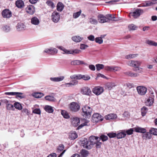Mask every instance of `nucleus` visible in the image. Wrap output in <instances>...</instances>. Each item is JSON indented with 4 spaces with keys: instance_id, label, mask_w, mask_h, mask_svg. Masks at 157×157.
Masks as SVG:
<instances>
[{
    "instance_id": "38",
    "label": "nucleus",
    "mask_w": 157,
    "mask_h": 157,
    "mask_svg": "<svg viewBox=\"0 0 157 157\" xmlns=\"http://www.w3.org/2000/svg\"><path fill=\"white\" fill-rule=\"evenodd\" d=\"M114 82H108L106 84V86L107 88L109 90H111L113 87L116 86Z\"/></svg>"
},
{
    "instance_id": "49",
    "label": "nucleus",
    "mask_w": 157,
    "mask_h": 157,
    "mask_svg": "<svg viewBox=\"0 0 157 157\" xmlns=\"http://www.w3.org/2000/svg\"><path fill=\"white\" fill-rule=\"evenodd\" d=\"M108 139V137L104 135H101L100 137H99V140H101L103 142L107 140Z\"/></svg>"
},
{
    "instance_id": "57",
    "label": "nucleus",
    "mask_w": 157,
    "mask_h": 157,
    "mask_svg": "<svg viewBox=\"0 0 157 157\" xmlns=\"http://www.w3.org/2000/svg\"><path fill=\"white\" fill-rule=\"evenodd\" d=\"M57 48L63 51L64 52L63 53L67 54L68 50L66 49L62 46H58Z\"/></svg>"
},
{
    "instance_id": "47",
    "label": "nucleus",
    "mask_w": 157,
    "mask_h": 157,
    "mask_svg": "<svg viewBox=\"0 0 157 157\" xmlns=\"http://www.w3.org/2000/svg\"><path fill=\"white\" fill-rule=\"evenodd\" d=\"M137 28L136 26L133 24L129 25L128 26V29L129 31L135 30Z\"/></svg>"
},
{
    "instance_id": "45",
    "label": "nucleus",
    "mask_w": 157,
    "mask_h": 157,
    "mask_svg": "<svg viewBox=\"0 0 157 157\" xmlns=\"http://www.w3.org/2000/svg\"><path fill=\"white\" fill-rule=\"evenodd\" d=\"M148 111V109L147 107L144 106L141 109V113L143 116H145Z\"/></svg>"
},
{
    "instance_id": "9",
    "label": "nucleus",
    "mask_w": 157,
    "mask_h": 157,
    "mask_svg": "<svg viewBox=\"0 0 157 157\" xmlns=\"http://www.w3.org/2000/svg\"><path fill=\"white\" fill-rule=\"evenodd\" d=\"M57 52V50L55 48H49L45 49L43 53H46L48 54L54 55Z\"/></svg>"
},
{
    "instance_id": "50",
    "label": "nucleus",
    "mask_w": 157,
    "mask_h": 157,
    "mask_svg": "<svg viewBox=\"0 0 157 157\" xmlns=\"http://www.w3.org/2000/svg\"><path fill=\"white\" fill-rule=\"evenodd\" d=\"M90 77L87 75H80L79 79L82 78L84 80H87L90 79Z\"/></svg>"
},
{
    "instance_id": "63",
    "label": "nucleus",
    "mask_w": 157,
    "mask_h": 157,
    "mask_svg": "<svg viewBox=\"0 0 157 157\" xmlns=\"http://www.w3.org/2000/svg\"><path fill=\"white\" fill-rule=\"evenodd\" d=\"M88 46L83 44H81L80 48L81 49H85L86 48L88 47Z\"/></svg>"
},
{
    "instance_id": "43",
    "label": "nucleus",
    "mask_w": 157,
    "mask_h": 157,
    "mask_svg": "<svg viewBox=\"0 0 157 157\" xmlns=\"http://www.w3.org/2000/svg\"><path fill=\"white\" fill-rule=\"evenodd\" d=\"M61 114L65 118L68 119L70 118V116L68 113L66 111L62 110Z\"/></svg>"
},
{
    "instance_id": "41",
    "label": "nucleus",
    "mask_w": 157,
    "mask_h": 157,
    "mask_svg": "<svg viewBox=\"0 0 157 157\" xmlns=\"http://www.w3.org/2000/svg\"><path fill=\"white\" fill-rule=\"evenodd\" d=\"M45 98L46 100L50 101H54L56 100L55 98L54 97L49 95L46 96Z\"/></svg>"
},
{
    "instance_id": "27",
    "label": "nucleus",
    "mask_w": 157,
    "mask_h": 157,
    "mask_svg": "<svg viewBox=\"0 0 157 157\" xmlns=\"http://www.w3.org/2000/svg\"><path fill=\"white\" fill-rule=\"evenodd\" d=\"M154 99L152 97H149L145 102L146 105L147 106H150L152 105L153 103Z\"/></svg>"
},
{
    "instance_id": "8",
    "label": "nucleus",
    "mask_w": 157,
    "mask_h": 157,
    "mask_svg": "<svg viewBox=\"0 0 157 157\" xmlns=\"http://www.w3.org/2000/svg\"><path fill=\"white\" fill-rule=\"evenodd\" d=\"M136 90L138 94L141 95H145L147 91L146 88L143 86H137Z\"/></svg>"
},
{
    "instance_id": "42",
    "label": "nucleus",
    "mask_w": 157,
    "mask_h": 157,
    "mask_svg": "<svg viewBox=\"0 0 157 157\" xmlns=\"http://www.w3.org/2000/svg\"><path fill=\"white\" fill-rule=\"evenodd\" d=\"M89 22L91 24L96 25L98 23V21L97 19L94 17L89 18Z\"/></svg>"
},
{
    "instance_id": "21",
    "label": "nucleus",
    "mask_w": 157,
    "mask_h": 157,
    "mask_svg": "<svg viewBox=\"0 0 157 157\" xmlns=\"http://www.w3.org/2000/svg\"><path fill=\"white\" fill-rule=\"evenodd\" d=\"M80 122L79 119L78 117H74L72 119L71 124L72 125L75 126L76 127L78 125Z\"/></svg>"
},
{
    "instance_id": "52",
    "label": "nucleus",
    "mask_w": 157,
    "mask_h": 157,
    "mask_svg": "<svg viewBox=\"0 0 157 157\" xmlns=\"http://www.w3.org/2000/svg\"><path fill=\"white\" fill-rule=\"evenodd\" d=\"M43 96L44 94L42 93H35L33 95V96L34 97L37 98H40L43 97Z\"/></svg>"
},
{
    "instance_id": "55",
    "label": "nucleus",
    "mask_w": 157,
    "mask_h": 157,
    "mask_svg": "<svg viewBox=\"0 0 157 157\" xmlns=\"http://www.w3.org/2000/svg\"><path fill=\"white\" fill-rule=\"evenodd\" d=\"M95 42L100 44H101L103 42V40L101 39V38L96 37L95 39Z\"/></svg>"
},
{
    "instance_id": "59",
    "label": "nucleus",
    "mask_w": 157,
    "mask_h": 157,
    "mask_svg": "<svg viewBox=\"0 0 157 157\" xmlns=\"http://www.w3.org/2000/svg\"><path fill=\"white\" fill-rule=\"evenodd\" d=\"M70 77L71 79H79L80 75H74L71 76Z\"/></svg>"
},
{
    "instance_id": "54",
    "label": "nucleus",
    "mask_w": 157,
    "mask_h": 157,
    "mask_svg": "<svg viewBox=\"0 0 157 157\" xmlns=\"http://www.w3.org/2000/svg\"><path fill=\"white\" fill-rule=\"evenodd\" d=\"M81 12V10H80L78 12L74 13L73 15V18H78L80 15Z\"/></svg>"
},
{
    "instance_id": "44",
    "label": "nucleus",
    "mask_w": 157,
    "mask_h": 157,
    "mask_svg": "<svg viewBox=\"0 0 157 157\" xmlns=\"http://www.w3.org/2000/svg\"><path fill=\"white\" fill-rule=\"evenodd\" d=\"M151 133L147 132L143 135V138L144 139H150L151 137Z\"/></svg>"
},
{
    "instance_id": "34",
    "label": "nucleus",
    "mask_w": 157,
    "mask_h": 157,
    "mask_svg": "<svg viewBox=\"0 0 157 157\" xmlns=\"http://www.w3.org/2000/svg\"><path fill=\"white\" fill-rule=\"evenodd\" d=\"M126 134L125 132L122 131L121 132L116 134V137L117 139H121L124 138Z\"/></svg>"
},
{
    "instance_id": "10",
    "label": "nucleus",
    "mask_w": 157,
    "mask_h": 157,
    "mask_svg": "<svg viewBox=\"0 0 157 157\" xmlns=\"http://www.w3.org/2000/svg\"><path fill=\"white\" fill-rule=\"evenodd\" d=\"M98 20L99 23H103L108 22L109 21V18H107L106 16L100 14L98 16Z\"/></svg>"
},
{
    "instance_id": "32",
    "label": "nucleus",
    "mask_w": 157,
    "mask_h": 157,
    "mask_svg": "<svg viewBox=\"0 0 157 157\" xmlns=\"http://www.w3.org/2000/svg\"><path fill=\"white\" fill-rule=\"evenodd\" d=\"M44 109L46 112L49 113H52L54 111L53 107L50 105H46L44 107Z\"/></svg>"
},
{
    "instance_id": "24",
    "label": "nucleus",
    "mask_w": 157,
    "mask_h": 157,
    "mask_svg": "<svg viewBox=\"0 0 157 157\" xmlns=\"http://www.w3.org/2000/svg\"><path fill=\"white\" fill-rule=\"evenodd\" d=\"M16 6L19 8H22L24 6V2L21 0H18L16 2Z\"/></svg>"
},
{
    "instance_id": "20",
    "label": "nucleus",
    "mask_w": 157,
    "mask_h": 157,
    "mask_svg": "<svg viewBox=\"0 0 157 157\" xmlns=\"http://www.w3.org/2000/svg\"><path fill=\"white\" fill-rule=\"evenodd\" d=\"M71 64L73 65H78L80 64L86 65V63H84L83 61L79 60H76L72 61L71 63Z\"/></svg>"
},
{
    "instance_id": "3",
    "label": "nucleus",
    "mask_w": 157,
    "mask_h": 157,
    "mask_svg": "<svg viewBox=\"0 0 157 157\" xmlns=\"http://www.w3.org/2000/svg\"><path fill=\"white\" fill-rule=\"evenodd\" d=\"M81 145L87 149H90L93 147L90 141L86 139H84L81 141Z\"/></svg>"
},
{
    "instance_id": "17",
    "label": "nucleus",
    "mask_w": 157,
    "mask_h": 157,
    "mask_svg": "<svg viewBox=\"0 0 157 157\" xmlns=\"http://www.w3.org/2000/svg\"><path fill=\"white\" fill-rule=\"evenodd\" d=\"M99 139V137L95 136H90L89 138V141H90L91 144L93 146V145L95 144Z\"/></svg>"
},
{
    "instance_id": "5",
    "label": "nucleus",
    "mask_w": 157,
    "mask_h": 157,
    "mask_svg": "<svg viewBox=\"0 0 157 157\" xmlns=\"http://www.w3.org/2000/svg\"><path fill=\"white\" fill-rule=\"evenodd\" d=\"M70 108L71 111L76 112L79 110L80 106L78 103L72 102L70 104Z\"/></svg>"
},
{
    "instance_id": "39",
    "label": "nucleus",
    "mask_w": 157,
    "mask_h": 157,
    "mask_svg": "<svg viewBox=\"0 0 157 157\" xmlns=\"http://www.w3.org/2000/svg\"><path fill=\"white\" fill-rule=\"evenodd\" d=\"M138 55L137 54L128 55L125 56V58L126 59H130L137 57Z\"/></svg>"
},
{
    "instance_id": "11",
    "label": "nucleus",
    "mask_w": 157,
    "mask_h": 157,
    "mask_svg": "<svg viewBox=\"0 0 157 157\" xmlns=\"http://www.w3.org/2000/svg\"><path fill=\"white\" fill-rule=\"evenodd\" d=\"M93 93L97 95H99L104 91L103 88L101 86H98L94 88L92 90Z\"/></svg>"
},
{
    "instance_id": "15",
    "label": "nucleus",
    "mask_w": 157,
    "mask_h": 157,
    "mask_svg": "<svg viewBox=\"0 0 157 157\" xmlns=\"http://www.w3.org/2000/svg\"><path fill=\"white\" fill-rule=\"evenodd\" d=\"M64 146L63 144H60L58 147L57 149V152L60 153L62 151H63L60 154L58 157H62L63 155L65 153L66 151V150H63L64 149Z\"/></svg>"
},
{
    "instance_id": "19",
    "label": "nucleus",
    "mask_w": 157,
    "mask_h": 157,
    "mask_svg": "<svg viewBox=\"0 0 157 157\" xmlns=\"http://www.w3.org/2000/svg\"><path fill=\"white\" fill-rule=\"evenodd\" d=\"M5 94L6 95H17V97L22 98H24L23 96L20 95H22L23 93L21 92H5Z\"/></svg>"
},
{
    "instance_id": "61",
    "label": "nucleus",
    "mask_w": 157,
    "mask_h": 157,
    "mask_svg": "<svg viewBox=\"0 0 157 157\" xmlns=\"http://www.w3.org/2000/svg\"><path fill=\"white\" fill-rule=\"evenodd\" d=\"M33 113L40 114L41 113V111L40 109H35L33 110Z\"/></svg>"
},
{
    "instance_id": "6",
    "label": "nucleus",
    "mask_w": 157,
    "mask_h": 157,
    "mask_svg": "<svg viewBox=\"0 0 157 157\" xmlns=\"http://www.w3.org/2000/svg\"><path fill=\"white\" fill-rule=\"evenodd\" d=\"M92 121L94 122H98L102 121L103 120V117L98 113L94 114L92 117Z\"/></svg>"
},
{
    "instance_id": "13",
    "label": "nucleus",
    "mask_w": 157,
    "mask_h": 157,
    "mask_svg": "<svg viewBox=\"0 0 157 157\" xmlns=\"http://www.w3.org/2000/svg\"><path fill=\"white\" fill-rule=\"evenodd\" d=\"M81 94L84 95H90L91 94V92L90 88L87 87H84L81 89Z\"/></svg>"
},
{
    "instance_id": "58",
    "label": "nucleus",
    "mask_w": 157,
    "mask_h": 157,
    "mask_svg": "<svg viewBox=\"0 0 157 157\" xmlns=\"http://www.w3.org/2000/svg\"><path fill=\"white\" fill-rule=\"evenodd\" d=\"M107 135L110 138H114L116 136V133L114 132H110L107 134Z\"/></svg>"
},
{
    "instance_id": "14",
    "label": "nucleus",
    "mask_w": 157,
    "mask_h": 157,
    "mask_svg": "<svg viewBox=\"0 0 157 157\" xmlns=\"http://www.w3.org/2000/svg\"><path fill=\"white\" fill-rule=\"evenodd\" d=\"M117 115L114 113H110L106 115L105 117V118L106 120H114L117 118Z\"/></svg>"
},
{
    "instance_id": "53",
    "label": "nucleus",
    "mask_w": 157,
    "mask_h": 157,
    "mask_svg": "<svg viewBox=\"0 0 157 157\" xmlns=\"http://www.w3.org/2000/svg\"><path fill=\"white\" fill-rule=\"evenodd\" d=\"M149 132L151 134L157 136V129L154 128H151L150 129Z\"/></svg>"
},
{
    "instance_id": "64",
    "label": "nucleus",
    "mask_w": 157,
    "mask_h": 157,
    "mask_svg": "<svg viewBox=\"0 0 157 157\" xmlns=\"http://www.w3.org/2000/svg\"><path fill=\"white\" fill-rule=\"evenodd\" d=\"M1 101L2 102H3V103H4L6 104V105L9 102H11V101L8 100H7V99H2L1 100Z\"/></svg>"
},
{
    "instance_id": "22",
    "label": "nucleus",
    "mask_w": 157,
    "mask_h": 157,
    "mask_svg": "<svg viewBox=\"0 0 157 157\" xmlns=\"http://www.w3.org/2000/svg\"><path fill=\"white\" fill-rule=\"evenodd\" d=\"M125 75H128L129 76L132 77H138L139 74L133 72L131 71H127L125 72Z\"/></svg>"
},
{
    "instance_id": "36",
    "label": "nucleus",
    "mask_w": 157,
    "mask_h": 157,
    "mask_svg": "<svg viewBox=\"0 0 157 157\" xmlns=\"http://www.w3.org/2000/svg\"><path fill=\"white\" fill-rule=\"evenodd\" d=\"M82 157H86L89 154V151L85 149H82L80 152Z\"/></svg>"
},
{
    "instance_id": "40",
    "label": "nucleus",
    "mask_w": 157,
    "mask_h": 157,
    "mask_svg": "<svg viewBox=\"0 0 157 157\" xmlns=\"http://www.w3.org/2000/svg\"><path fill=\"white\" fill-rule=\"evenodd\" d=\"M2 29L5 32H8L10 31L11 28L9 25H6L2 27Z\"/></svg>"
},
{
    "instance_id": "16",
    "label": "nucleus",
    "mask_w": 157,
    "mask_h": 157,
    "mask_svg": "<svg viewBox=\"0 0 157 157\" xmlns=\"http://www.w3.org/2000/svg\"><path fill=\"white\" fill-rule=\"evenodd\" d=\"M31 23L35 25H38L40 23V21L36 17H33L31 19Z\"/></svg>"
},
{
    "instance_id": "18",
    "label": "nucleus",
    "mask_w": 157,
    "mask_h": 157,
    "mask_svg": "<svg viewBox=\"0 0 157 157\" xmlns=\"http://www.w3.org/2000/svg\"><path fill=\"white\" fill-rule=\"evenodd\" d=\"M26 10L27 12L30 14H33L35 11L34 6L32 5L28 6Z\"/></svg>"
},
{
    "instance_id": "4",
    "label": "nucleus",
    "mask_w": 157,
    "mask_h": 157,
    "mask_svg": "<svg viewBox=\"0 0 157 157\" xmlns=\"http://www.w3.org/2000/svg\"><path fill=\"white\" fill-rule=\"evenodd\" d=\"M141 63L142 62L140 61L131 60L128 61L127 64L130 67L136 68V67H138V66H140Z\"/></svg>"
},
{
    "instance_id": "7",
    "label": "nucleus",
    "mask_w": 157,
    "mask_h": 157,
    "mask_svg": "<svg viewBox=\"0 0 157 157\" xmlns=\"http://www.w3.org/2000/svg\"><path fill=\"white\" fill-rule=\"evenodd\" d=\"M60 16L59 13L56 12H53L51 15V19L54 23H57L59 21Z\"/></svg>"
},
{
    "instance_id": "35",
    "label": "nucleus",
    "mask_w": 157,
    "mask_h": 157,
    "mask_svg": "<svg viewBox=\"0 0 157 157\" xmlns=\"http://www.w3.org/2000/svg\"><path fill=\"white\" fill-rule=\"evenodd\" d=\"M145 43L150 46H157V43L154 41L147 40L146 41Z\"/></svg>"
},
{
    "instance_id": "1",
    "label": "nucleus",
    "mask_w": 157,
    "mask_h": 157,
    "mask_svg": "<svg viewBox=\"0 0 157 157\" xmlns=\"http://www.w3.org/2000/svg\"><path fill=\"white\" fill-rule=\"evenodd\" d=\"M83 115L86 118H89L91 116L92 112V109L88 105L84 106L82 108Z\"/></svg>"
},
{
    "instance_id": "26",
    "label": "nucleus",
    "mask_w": 157,
    "mask_h": 157,
    "mask_svg": "<svg viewBox=\"0 0 157 157\" xmlns=\"http://www.w3.org/2000/svg\"><path fill=\"white\" fill-rule=\"evenodd\" d=\"M18 31H21L25 29V26L22 23H19L16 26Z\"/></svg>"
},
{
    "instance_id": "51",
    "label": "nucleus",
    "mask_w": 157,
    "mask_h": 157,
    "mask_svg": "<svg viewBox=\"0 0 157 157\" xmlns=\"http://www.w3.org/2000/svg\"><path fill=\"white\" fill-rule=\"evenodd\" d=\"M97 70L99 71L101 69L105 68V66L104 65L102 64H98L96 65Z\"/></svg>"
},
{
    "instance_id": "33",
    "label": "nucleus",
    "mask_w": 157,
    "mask_h": 157,
    "mask_svg": "<svg viewBox=\"0 0 157 157\" xmlns=\"http://www.w3.org/2000/svg\"><path fill=\"white\" fill-rule=\"evenodd\" d=\"M71 39L73 41L76 42H79L83 39L82 38L78 36H73L72 37Z\"/></svg>"
},
{
    "instance_id": "25",
    "label": "nucleus",
    "mask_w": 157,
    "mask_h": 157,
    "mask_svg": "<svg viewBox=\"0 0 157 157\" xmlns=\"http://www.w3.org/2000/svg\"><path fill=\"white\" fill-rule=\"evenodd\" d=\"M134 131L136 132L142 133H145L146 132V130L145 128L138 126L134 128Z\"/></svg>"
},
{
    "instance_id": "48",
    "label": "nucleus",
    "mask_w": 157,
    "mask_h": 157,
    "mask_svg": "<svg viewBox=\"0 0 157 157\" xmlns=\"http://www.w3.org/2000/svg\"><path fill=\"white\" fill-rule=\"evenodd\" d=\"M18 110H21L22 109V107L20 104L18 102H16L14 104V107Z\"/></svg>"
},
{
    "instance_id": "28",
    "label": "nucleus",
    "mask_w": 157,
    "mask_h": 157,
    "mask_svg": "<svg viewBox=\"0 0 157 157\" xmlns=\"http://www.w3.org/2000/svg\"><path fill=\"white\" fill-rule=\"evenodd\" d=\"M78 135L75 132H70L69 134V138L70 140H73L76 138Z\"/></svg>"
},
{
    "instance_id": "62",
    "label": "nucleus",
    "mask_w": 157,
    "mask_h": 157,
    "mask_svg": "<svg viewBox=\"0 0 157 157\" xmlns=\"http://www.w3.org/2000/svg\"><path fill=\"white\" fill-rule=\"evenodd\" d=\"M46 3L48 6H51L52 8L54 7V4L51 1H47Z\"/></svg>"
},
{
    "instance_id": "56",
    "label": "nucleus",
    "mask_w": 157,
    "mask_h": 157,
    "mask_svg": "<svg viewBox=\"0 0 157 157\" xmlns=\"http://www.w3.org/2000/svg\"><path fill=\"white\" fill-rule=\"evenodd\" d=\"M101 144L102 143L101 142H100V140L98 139V141H97V142L95 143V144H96V147L97 148H100Z\"/></svg>"
},
{
    "instance_id": "60",
    "label": "nucleus",
    "mask_w": 157,
    "mask_h": 157,
    "mask_svg": "<svg viewBox=\"0 0 157 157\" xmlns=\"http://www.w3.org/2000/svg\"><path fill=\"white\" fill-rule=\"evenodd\" d=\"M134 128H131L127 130L125 132L126 133H127V134L130 135L132 134L133 133V132L134 131Z\"/></svg>"
},
{
    "instance_id": "29",
    "label": "nucleus",
    "mask_w": 157,
    "mask_h": 157,
    "mask_svg": "<svg viewBox=\"0 0 157 157\" xmlns=\"http://www.w3.org/2000/svg\"><path fill=\"white\" fill-rule=\"evenodd\" d=\"M155 1L153 0L150 1H147L145 4H144L141 6L142 7H147L152 6L153 5L156 3Z\"/></svg>"
},
{
    "instance_id": "12",
    "label": "nucleus",
    "mask_w": 157,
    "mask_h": 157,
    "mask_svg": "<svg viewBox=\"0 0 157 157\" xmlns=\"http://www.w3.org/2000/svg\"><path fill=\"white\" fill-rule=\"evenodd\" d=\"M2 17L4 18H9L12 16L11 11L8 9L4 10L2 12Z\"/></svg>"
},
{
    "instance_id": "23",
    "label": "nucleus",
    "mask_w": 157,
    "mask_h": 157,
    "mask_svg": "<svg viewBox=\"0 0 157 157\" xmlns=\"http://www.w3.org/2000/svg\"><path fill=\"white\" fill-rule=\"evenodd\" d=\"M64 78V77L63 76H60L57 77L51 78L50 79L52 81L58 82L62 81Z\"/></svg>"
},
{
    "instance_id": "31",
    "label": "nucleus",
    "mask_w": 157,
    "mask_h": 157,
    "mask_svg": "<svg viewBox=\"0 0 157 157\" xmlns=\"http://www.w3.org/2000/svg\"><path fill=\"white\" fill-rule=\"evenodd\" d=\"M81 52V50L77 49L74 50H68L67 54H71L75 55Z\"/></svg>"
},
{
    "instance_id": "46",
    "label": "nucleus",
    "mask_w": 157,
    "mask_h": 157,
    "mask_svg": "<svg viewBox=\"0 0 157 157\" xmlns=\"http://www.w3.org/2000/svg\"><path fill=\"white\" fill-rule=\"evenodd\" d=\"M6 108L8 110H14V105H13L10 104V102H9L6 105Z\"/></svg>"
},
{
    "instance_id": "2",
    "label": "nucleus",
    "mask_w": 157,
    "mask_h": 157,
    "mask_svg": "<svg viewBox=\"0 0 157 157\" xmlns=\"http://www.w3.org/2000/svg\"><path fill=\"white\" fill-rule=\"evenodd\" d=\"M144 13V11L143 10L141 9H135L133 12L130 13V14L133 18L136 19L138 18Z\"/></svg>"
},
{
    "instance_id": "37",
    "label": "nucleus",
    "mask_w": 157,
    "mask_h": 157,
    "mask_svg": "<svg viewBox=\"0 0 157 157\" xmlns=\"http://www.w3.org/2000/svg\"><path fill=\"white\" fill-rule=\"evenodd\" d=\"M64 8L63 4L61 2H59L57 6V9L58 11L61 12Z\"/></svg>"
},
{
    "instance_id": "30",
    "label": "nucleus",
    "mask_w": 157,
    "mask_h": 157,
    "mask_svg": "<svg viewBox=\"0 0 157 157\" xmlns=\"http://www.w3.org/2000/svg\"><path fill=\"white\" fill-rule=\"evenodd\" d=\"M78 81L76 80H74L70 81L69 83H67L65 84V85L67 87H70L76 85L78 84Z\"/></svg>"
}]
</instances>
